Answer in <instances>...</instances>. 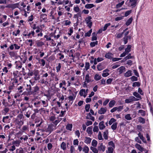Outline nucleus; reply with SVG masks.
Segmentation results:
<instances>
[{
	"instance_id": "obj_1",
	"label": "nucleus",
	"mask_w": 153,
	"mask_h": 153,
	"mask_svg": "<svg viewBox=\"0 0 153 153\" xmlns=\"http://www.w3.org/2000/svg\"><path fill=\"white\" fill-rule=\"evenodd\" d=\"M137 2V0H129V1L128 0L126 2V4L128 7H134L136 6Z\"/></svg>"
},
{
	"instance_id": "obj_2",
	"label": "nucleus",
	"mask_w": 153,
	"mask_h": 153,
	"mask_svg": "<svg viewBox=\"0 0 153 153\" xmlns=\"http://www.w3.org/2000/svg\"><path fill=\"white\" fill-rule=\"evenodd\" d=\"M91 19L92 17L91 16H88L86 17L85 19V21L89 28H91L92 25V23L91 20Z\"/></svg>"
},
{
	"instance_id": "obj_3",
	"label": "nucleus",
	"mask_w": 153,
	"mask_h": 153,
	"mask_svg": "<svg viewBox=\"0 0 153 153\" xmlns=\"http://www.w3.org/2000/svg\"><path fill=\"white\" fill-rule=\"evenodd\" d=\"M56 129L55 126L54 125L51 124L49 125L46 131L51 133L54 130Z\"/></svg>"
},
{
	"instance_id": "obj_4",
	"label": "nucleus",
	"mask_w": 153,
	"mask_h": 153,
	"mask_svg": "<svg viewBox=\"0 0 153 153\" xmlns=\"http://www.w3.org/2000/svg\"><path fill=\"white\" fill-rule=\"evenodd\" d=\"M139 99L135 98L134 96H131L128 99H126L125 100V102L126 103H129L134 101H138Z\"/></svg>"
},
{
	"instance_id": "obj_5",
	"label": "nucleus",
	"mask_w": 153,
	"mask_h": 153,
	"mask_svg": "<svg viewBox=\"0 0 153 153\" xmlns=\"http://www.w3.org/2000/svg\"><path fill=\"white\" fill-rule=\"evenodd\" d=\"M39 88L37 85L35 86L33 88V90L32 91L31 94H33V95H35L36 93H38V91H39Z\"/></svg>"
},
{
	"instance_id": "obj_6",
	"label": "nucleus",
	"mask_w": 153,
	"mask_h": 153,
	"mask_svg": "<svg viewBox=\"0 0 153 153\" xmlns=\"http://www.w3.org/2000/svg\"><path fill=\"white\" fill-rule=\"evenodd\" d=\"M30 82L31 85H27V88H26V90L27 91H28L29 94H31V92L32 91V87H31V85H33V83H32L31 80H30Z\"/></svg>"
},
{
	"instance_id": "obj_7",
	"label": "nucleus",
	"mask_w": 153,
	"mask_h": 153,
	"mask_svg": "<svg viewBox=\"0 0 153 153\" xmlns=\"http://www.w3.org/2000/svg\"><path fill=\"white\" fill-rule=\"evenodd\" d=\"M97 68L99 71H101L105 68V67L103 65L102 63H100L97 65Z\"/></svg>"
},
{
	"instance_id": "obj_8",
	"label": "nucleus",
	"mask_w": 153,
	"mask_h": 153,
	"mask_svg": "<svg viewBox=\"0 0 153 153\" xmlns=\"http://www.w3.org/2000/svg\"><path fill=\"white\" fill-rule=\"evenodd\" d=\"M107 111V108H101L98 111V113L100 114H104Z\"/></svg>"
},
{
	"instance_id": "obj_9",
	"label": "nucleus",
	"mask_w": 153,
	"mask_h": 153,
	"mask_svg": "<svg viewBox=\"0 0 153 153\" xmlns=\"http://www.w3.org/2000/svg\"><path fill=\"white\" fill-rule=\"evenodd\" d=\"M100 146H98V149L100 151H102L103 152H104L105 150V147L103 145V144L101 143L99 144Z\"/></svg>"
},
{
	"instance_id": "obj_10",
	"label": "nucleus",
	"mask_w": 153,
	"mask_h": 153,
	"mask_svg": "<svg viewBox=\"0 0 153 153\" xmlns=\"http://www.w3.org/2000/svg\"><path fill=\"white\" fill-rule=\"evenodd\" d=\"M104 122L103 121H102L100 122L99 124L100 129V130H102L105 128V126L104 124Z\"/></svg>"
},
{
	"instance_id": "obj_11",
	"label": "nucleus",
	"mask_w": 153,
	"mask_h": 153,
	"mask_svg": "<svg viewBox=\"0 0 153 153\" xmlns=\"http://www.w3.org/2000/svg\"><path fill=\"white\" fill-rule=\"evenodd\" d=\"M138 135L140 139L142 140L143 143H146L145 138L143 137V134L140 132H139L138 134Z\"/></svg>"
},
{
	"instance_id": "obj_12",
	"label": "nucleus",
	"mask_w": 153,
	"mask_h": 153,
	"mask_svg": "<svg viewBox=\"0 0 153 153\" xmlns=\"http://www.w3.org/2000/svg\"><path fill=\"white\" fill-rule=\"evenodd\" d=\"M135 147L140 151L141 152H143V151L144 148L142 147L140 145L137 143H136L135 145Z\"/></svg>"
},
{
	"instance_id": "obj_13",
	"label": "nucleus",
	"mask_w": 153,
	"mask_h": 153,
	"mask_svg": "<svg viewBox=\"0 0 153 153\" xmlns=\"http://www.w3.org/2000/svg\"><path fill=\"white\" fill-rule=\"evenodd\" d=\"M132 75V71L131 70H128L124 74V76L126 77H128Z\"/></svg>"
},
{
	"instance_id": "obj_14",
	"label": "nucleus",
	"mask_w": 153,
	"mask_h": 153,
	"mask_svg": "<svg viewBox=\"0 0 153 153\" xmlns=\"http://www.w3.org/2000/svg\"><path fill=\"white\" fill-rule=\"evenodd\" d=\"M125 69V67L123 66H122L117 69V70H119V72L120 74L122 73Z\"/></svg>"
},
{
	"instance_id": "obj_15",
	"label": "nucleus",
	"mask_w": 153,
	"mask_h": 153,
	"mask_svg": "<svg viewBox=\"0 0 153 153\" xmlns=\"http://www.w3.org/2000/svg\"><path fill=\"white\" fill-rule=\"evenodd\" d=\"M108 130H105L103 132V136L105 140H107L108 139Z\"/></svg>"
},
{
	"instance_id": "obj_16",
	"label": "nucleus",
	"mask_w": 153,
	"mask_h": 153,
	"mask_svg": "<svg viewBox=\"0 0 153 153\" xmlns=\"http://www.w3.org/2000/svg\"><path fill=\"white\" fill-rule=\"evenodd\" d=\"M91 139L90 137H85V138L84 142L87 144L90 143Z\"/></svg>"
},
{
	"instance_id": "obj_17",
	"label": "nucleus",
	"mask_w": 153,
	"mask_h": 153,
	"mask_svg": "<svg viewBox=\"0 0 153 153\" xmlns=\"http://www.w3.org/2000/svg\"><path fill=\"white\" fill-rule=\"evenodd\" d=\"M34 105L36 107H40L42 105L41 100L36 101L34 103Z\"/></svg>"
},
{
	"instance_id": "obj_18",
	"label": "nucleus",
	"mask_w": 153,
	"mask_h": 153,
	"mask_svg": "<svg viewBox=\"0 0 153 153\" xmlns=\"http://www.w3.org/2000/svg\"><path fill=\"white\" fill-rule=\"evenodd\" d=\"M60 147L63 150H65L66 149V143L63 142H62L61 144Z\"/></svg>"
},
{
	"instance_id": "obj_19",
	"label": "nucleus",
	"mask_w": 153,
	"mask_h": 153,
	"mask_svg": "<svg viewBox=\"0 0 153 153\" xmlns=\"http://www.w3.org/2000/svg\"><path fill=\"white\" fill-rule=\"evenodd\" d=\"M47 101L41 100L42 105L44 107H47L48 105V103Z\"/></svg>"
},
{
	"instance_id": "obj_20",
	"label": "nucleus",
	"mask_w": 153,
	"mask_h": 153,
	"mask_svg": "<svg viewBox=\"0 0 153 153\" xmlns=\"http://www.w3.org/2000/svg\"><path fill=\"white\" fill-rule=\"evenodd\" d=\"M79 17H81V13H79L76 14H75L74 15V18L75 19H77V22H78V18Z\"/></svg>"
},
{
	"instance_id": "obj_21",
	"label": "nucleus",
	"mask_w": 153,
	"mask_h": 153,
	"mask_svg": "<svg viewBox=\"0 0 153 153\" xmlns=\"http://www.w3.org/2000/svg\"><path fill=\"white\" fill-rule=\"evenodd\" d=\"M116 103L115 101L114 100H112L110 101L109 103V106L110 108L112 107Z\"/></svg>"
},
{
	"instance_id": "obj_22",
	"label": "nucleus",
	"mask_w": 153,
	"mask_h": 153,
	"mask_svg": "<svg viewBox=\"0 0 153 153\" xmlns=\"http://www.w3.org/2000/svg\"><path fill=\"white\" fill-rule=\"evenodd\" d=\"M132 20H133V19H132V17L130 18L127 21V22L126 23V25L127 26L129 25L131 23Z\"/></svg>"
},
{
	"instance_id": "obj_23",
	"label": "nucleus",
	"mask_w": 153,
	"mask_h": 153,
	"mask_svg": "<svg viewBox=\"0 0 153 153\" xmlns=\"http://www.w3.org/2000/svg\"><path fill=\"white\" fill-rule=\"evenodd\" d=\"M131 46L130 45H128L127 46V48H126L125 50V51L128 54V53L131 51Z\"/></svg>"
},
{
	"instance_id": "obj_24",
	"label": "nucleus",
	"mask_w": 153,
	"mask_h": 153,
	"mask_svg": "<svg viewBox=\"0 0 153 153\" xmlns=\"http://www.w3.org/2000/svg\"><path fill=\"white\" fill-rule=\"evenodd\" d=\"M138 120L139 122L143 124L145 122V119L141 117H139L138 118Z\"/></svg>"
},
{
	"instance_id": "obj_25",
	"label": "nucleus",
	"mask_w": 153,
	"mask_h": 153,
	"mask_svg": "<svg viewBox=\"0 0 153 153\" xmlns=\"http://www.w3.org/2000/svg\"><path fill=\"white\" fill-rule=\"evenodd\" d=\"M140 85V82H133L132 84V86L133 87H139Z\"/></svg>"
},
{
	"instance_id": "obj_26",
	"label": "nucleus",
	"mask_w": 153,
	"mask_h": 153,
	"mask_svg": "<svg viewBox=\"0 0 153 153\" xmlns=\"http://www.w3.org/2000/svg\"><path fill=\"white\" fill-rule=\"evenodd\" d=\"M94 6V5L93 4H88L85 5V7L87 9H90Z\"/></svg>"
},
{
	"instance_id": "obj_27",
	"label": "nucleus",
	"mask_w": 153,
	"mask_h": 153,
	"mask_svg": "<svg viewBox=\"0 0 153 153\" xmlns=\"http://www.w3.org/2000/svg\"><path fill=\"white\" fill-rule=\"evenodd\" d=\"M87 132L89 134H92V128L91 127H88L87 129Z\"/></svg>"
},
{
	"instance_id": "obj_28",
	"label": "nucleus",
	"mask_w": 153,
	"mask_h": 153,
	"mask_svg": "<svg viewBox=\"0 0 153 153\" xmlns=\"http://www.w3.org/2000/svg\"><path fill=\"white\" fill-rule=\"evenodd\" d=\"M72 127V124H68L66 126V129L68 130L71 131Z\"/></svg>"
},
{
	"instance_id": "obj_29",
	"label": "nucleus",
	"mask_w": 153,
	"mask_h": 153,
	"mask_svg": "<svg viewBox=\"0 0 153 153\" xmlns=\"http://www.w3.org/2000/svg\"><path fill=\"white\" fill-rule=\"evenodd\" d=\"M132 57V56H131V54L129 53L128 56L123 58V61L124 62L128 59L131 58Z\"/></svg>"
},
{
	"instance_id": "obj_30",
	"label": "nucleus",
	"mask_w": 153,
	"mask_h": 153,
	"mask_svg": "<svg viewBox=\"0 0 153 153\" xmlns=\"http://www.w3.org/2000/svg\"><path fill=\"white\" fill-rule=\"evenodd\" d=\"M138 113L141 114V115L143 116H145L146 114V112L143 110L140 109L139 110Z\"/></svg>"
},
{
	"instance_id": "obj_31",
	"label": "nucleus",
	"mask_w": 153,
	"mask_h": 153,
	"mask_svg": "<svg viewBox=\"0 0 153 153\" xmlns=\"http://www.w3.org/2000/svg\"><path fill=\"white\" fill-rule=\"evenodd\" d=\"M98 44V41H96L94 42H91L90 43V45L91 47H93L95 46L96 45H97Z\"/></svg>"
},
{
	"instance_id": "obj_32",
	"label": "nucleus",
	"mask_w": 153,
	"mask_h": 153,
	"mask_svg": "<svg viewBox=\"0 0 153 153\" xmlns=\"http://www.w3.org/2000/svg\"><path fill=\"white\" fill-rule=\"evenodd\" d=\"M101 79V76L99 75L98 74H96L94 76V79L97 80H100Z\"/></svg>"
},
{
	"instance_id": "obj_33",
	"label": "nucleus",
	"mask_w": 153,
	"mask_h": 153,
	"mask_svg": "<svg viewBox=\"0 0 153 153\" xmlns=\"http://www.w3.org/2000/svg\"><path fill=\"white\" fill-rule=\"evenodd\" d=\"M133 95L136 97L137 98H140V99H141V96L138 93L136 92H134L133 93Z\"/></svg>"
},
{
	"instance_id": "obj_34",
	"label": "nucleus",
	"mask_w": 153,
	"mask_h": 153,
	"mask_svg": "<svg viewBox=\"0 0 153 153\" xmlns=\"http://www.w3.org/2000/svg\"><path fill=\"white\" fill-rule=\"evenodd\" d=\"M112 55L111 53H108L106 54L105 56L106 58L111 59L112 58Z\"/></svg>"
},
{
	"instance_id": "obj_35",
	"label": "nucleus",
	"mask_w": 153,
	"mask_h": 153,
	"mask_svg": "<svg viewBox=\"0 0 153 153\" xmlns=\"http://www.w3.org/2000/svg\"><path fill=\"white\" fill-rule=\"evenodd\" d=\"M125 118L126 119L128 120H130L132 119V118L130 114H127L125 116Z\"/></svg>"
},
{
	"instance_id": "obj_36",
	"label": "nucleus",
	"mask_w": 153,
	"mask_h": 153,
	"mask_svg": "<svg viewBox=\"0 0 153 153\" xmlns=\"http://www.w3.org/2000/svg\"><path fill=\"white\" fill-rule=\"evenodd\" d=\"M91 81V80L89 79V75L88 74H87L85 76V82L87 83H89Z\"/></svg>"
},
{
	"instance_id": "obj_37",
	"label": "nucleus",
	"mask_w": 153,
	"mask_h": 153,
	"mask_svg": "<svg viewBox=\"0 0 153 153\" xmlns=\"http://www.w3.org/2000/svg\"><path fill=\"white\" fill-rule=\"evenodd\" d=\"M92 32V30L91 29L88 32L86 33L85 34V36L89 37L91 35V34Z\"/></svg>"
},
{
	"instance_id": "obj_38",
	"label": "nucleus",
	"mask_w": 153,
	"mask_h": 153,
	"mask_svg": "<svg viewBox=\"0 0 153 153\" xmlns=\"http://www.w3.org/2000/svg\"><path fill=\"white\" fill-rule=\"evenodd\" d=\"M97 141L95 140H93L92 142V145L94 147H96L97 144Z\"/></svg>"
},
{
	"instance_id": "obj_39",
	"label": "nucleus",
	"mask_w": 153,
	"mask_h": 153,
	"mask_svg": "<svg viewBox=\"0 0 153 153\" xmlns=\"http://www.w3.org/2000/svg\"><path fill=\"white\" fill-rule=\"evenodd\" d=\"M84 94H85V89H82L80 91L79 94L81 96H83Z\"/></svg>"
},
{
	"instance_id": "obj_40",
	"label": "nucleus",
	"mask_w": 153,
	"mask_h": 153,
	"mask_svg": "<svg viewBox=\"0 0 153 153\" xmlns=\"http://www.w3.org/2000/svg\"><path fill=\"white\" fill-rule=\"evenodd\" d=\"M111 127L112 129L115 130L117 128V123H114Z\"/></svg>"
},
{
	"instance_id": "obj_41",
	"label": "nucleus",
	"mask_w": 153,
	"mask_h": 153,
	"mask_svg": "<svg viewBox=\"0 0 153 153\" xmlns=\"http://www.w3.org/2000/svg\"><path fill=\"white\" fill-rule=\"evenodd\" d=\"M124 1H123L121 2L120 3L117 4L116 6V7L117 8H118L120 7L124 3Z\"/></svg>"
},
{
	"instance_id": "obj_42",
	"label": "nucleus",
	"mask_w": 153,
	"mask_h": 153,
	"mask_svg": "<svg viewBox=\"0 0 153 153\" xmlns=\"http://www.w3.org/2000/svg\"><path fill=\"white\" fill-rule=\"evenodd\" d=\"M61 67V64L60 63H59L58 64V66H56V72H58L60 71Z\"/></svg>"
},
{
	"instance_id": "obj_43",
	"label": "nucleus",
	"mask_w": 153,
	"mask_h": 153,
	"mask_svg": "<svg viewBox=\"0 0 153 153\" xmlns=\"http://www.w3.org/2000/svg\"><path fill=\"white\" fill-rule=\"evenodd\" d=\"M91 149L94 153H98V151L97 149L94 147H91Z\"/></svg>"
},
{
	"instance_id": "obj_44",
	"label": "nucleus",
	"mask_w": 153,
	"mask_h": 153,
	"mask_svg": "<svg viewBox=\"0 0 153 153\" xmlns=\"http://www.w3.org/2000/svg\"><path fill=\"white\" fill-rule=\"evenodd\" d=\"M89 63L88 62H86L85 64V68L86 71H87L89 68Z\"/></svg>"
},
{
	"instance_id": "obj_45",
	"label": "nucleus",
	"mask_w": 153,
	"mask_h": 153,
	"mask_svg": "<svg viewBox=\"0 0 153 153\" xmlns=\"http://www.w3.org/2000/svg\"><path fill=\"white\" fill-rule=\"evenodd\" d=\"M89 150V149L88 147L87 146H85L83 149V151L84 152L86 153H88Z\"/></svg>"
},
{
	"instance_id": "obj_46",
	"label": "nucleus",
	"mask_w": 153,
	"mask_h": 153,
	"mask_svg": "<svg viewBox=\"0 0 153 153\" xmlns=\"http://www.w3.org/2000/svg\"><path fill=\"white\" fill-rule=\"evenodd\" d=\"M90 108V105L89 104H87L85 106V110L86 112H88L89 111V109Z\"/></svg>"
},
{
	"instance_id": "obj_47",
	"label": "nucleus",
	"mask_w": 153,
	"mask_h": 153,
	"mask_svg": "<svg viewBox=\"0 0 153 153\" xmlns=\"http://www.w3.org/2000/svg\"><path fill=\"white\" fill-rule=\"evenodd\" d=\"M9 116H6L4 117L2 119V121L4 123H6L7 122V120L9 118Z\"/></svg>"
},
{
	"instance_id": "obj_48",
	"label": "nucleus",
	"mask_w": 153,
	"mask_h": 153,
	"mask_svg": "<svg viewBox=\"0 0 153 153\" xmlns=\"http://www.w3.org/2000/svg\"><path fill=\"white\" fill-rule=\"evenodd\" d=\"M116 120L114 118H111L109 121L108 124L109 125H111L112 123L116 121Z\"/></svg>"
},
{
	"instance_id": "obj_49",
	"label": "nucleus",
	"mask_w": 153,
	"mask_h": 153,
	"mask_svg": "<svg viewBox=\"0 0 153 153\" xmlns=\"http://www.w3.org/2000/svg\"><path fill=\"white\" fill-rule=\"evenodd\" d=\"M123 33V32L121 33H119L117 34L116 35H115V36H116V37L117 38H121L122 37Z\"/></svg>"
},
{
	"instance_id": "obj_50",
	"label": "nucleus",
	"mask_w": 153,
	"mask_h": 153,
	"mask_svg": "<svg viewBox=\"0 0 153 153\" xmlns=\"http://www.w3.org/2000/svg\"><path fill=\"white\" fill-rule=\"evenodd\" d=\"M95 34H96L95 32H94L92 33L93 36L92 38V40L93 41L96 40L97 39V36H95Z\"/></svg>"
},
{
	"instance_id": "obj_51",
	"label": "nucleus",
	"mask_w": 153,
	"mask_h": 153,
	"mask_svg": "<svg viewBox=\"0 0 153 153\" xmlns=\"http://www.w3.org/2000/svg\"><path fill=\"white\" fill-rule=\"evenodd\" d=\"M44 45V43L42 42H38L37 43V46L38 47H41Z\"/></svg>"
},
{
	"instance_id": "obj_52",
	"label": "nucleus",
	"mask_w": 153,
	"mask_h": 153,
	"mask_svg": "<svg viewBox=\"0 0 153 153\" xmlns=\"http://www.w3.org/2000/svg\"><path fill=\"white\" fill-rule=\"evenodd\" d=\"M31 114V111H28L26 113V114H25V115L26 116L27 118H29L30 117V114Z\"/></svg>"
},
{
	"instance_id": "obj_53",
	"label": "nucleus",
	"mask_w": 153,
	"mask_h": 153,
	"mask_svg": "<svg viewBox=\"0 0 153 153\" xmlns=\"http://www.w3.org/2000/svg\"><path fill=\"white\" fill-rule=\"evenodd\" d=\"M131 79L132 81H137V77L135 76H132L131 77Z\"/></svg>"
},
{
	"instance_id": "obj_54",
	"label": "nucleus",
	"mask_w": 153,
	"mask_h": 153,
	"mask_svg": "<svg viewBox=\"0 0 153 153\" xmlns=\"http://www.w3.org/2000/svg\"><path fill=\"white\" fill-rule=\"evenodd\" d=\"M111 24L110 23H108L105 24L103 27V31H105L106 30L107 27L109 26Z\"/></svg>"
},
{
	"instance_id": "obj_55",
	"label": "nucleus",
	"mask_w": 153,
	"mask_h": 153,
	"mask_svg": "<svg viewBox=\"0 0 153 153\" xmlns=\"http://www.w3.org/2000/svg\"><path fill=\"white\" fill-rule=\"evenodd\" d=\"M123 106H120L118 107H117V111H121L122 109H123Z\"/></svg>"
},
{
	"instance_id": "obj_56",
	"label": "nucleus",
	"mask_w": 153,
	"mask_h": 153,
	"mask_svg": "<svg viewBox=\"0 0 153 153\" xmlns=\"http://www.w3.org/2000/svg\"><path fill=\"white\" fill-rule=\"evenodd\" d=\"M9 54L11 57H14L15 55V53L14 51H10L9 52Z\"/></svg>"
},
{
	"instance_id": "obj_57",
	"label": "nucleus",
	"mask_w": 153,
	"mask_h": 153,
	"mask_svg": "<svg viewBox=\"0 0 153 153\" xmlns=\"http://www.w3.org/2000/svg\"><path fill=\"white\" fill-rule=\"evenodd\" d=\"M40 62L39 63L41 64L42 66H43L45 65V61L43 59H40Z\"/></svg>"
},
{
	"instance_id": "obj_58",
	"label": "nucleus",
	"mask_w": 153,
	"mask_h": 153,
	"mask_svg": "<svg viewBox=\"0 0 153 153\" xmlns=\"http://www.w3.org/2000/svg\"><path fill=\"white\" fill-rule=\"evenodd\" d=\"M131 10L127 11L125 13V17L127 16L128 15H129L131 13Z\"/></svg>"
},
{
	"instance_id": "obj_59",
	"label": "nucleus",
	"mask_w": 153,
	"mask_h": 153,
	"mask_svg": "<svg viewBox=\"0 0 153 153\" xmlns=\"http://www.w3.org/2000/svg\"><path fill=\"white\" fill-rule=\"evenodd\" d=\"M74 10L75 12H78L79 11L80 9L78 6L74 7Z\"/></svg>"
},
{
	"instance_id": "obj_60",
	"label": "nucleus",
	"mask_w": 153,
	"mask_h": 153,
	"mask_svg": "<svg viewBox=\"0 0 153 153\" xmlns=\"http://www.w3.org/2000/svg\"><path fill=\"white\" fill-rule=\"evenodd\" d=\"M113 81V79L109 78L106 80V83L108 84H110Z\"/></svg>"
},
{
	"instance_id": "obj_61",
	"label": "nucleus",
	"mask_w": 153,
	"mask_h": 153,
	"mask_svg": "<svg viewBox=\"0 0 153 153\" xmlns=\"http://www.w3.org/2000/svg\"><path fill=\"white\" fill-rule=\"evenodd\" d=\"M23 87L22 86H20L17 89L19 91V92L20 93H22V92L23 90H22L23 89Z\"/></svg>"
},
{
	"instance_id": "obj_62",
	"label": "nucleus",
	"mask_w": 153,
	"mask_h": 153,
	"mask_svg": "<svg viewBox=\"0 0 153 153\" xmlns=\"http://www.w3.org/2000/svg\"><path fill=\"white\" fill-rule=\"evenodd\" d=\"M93 131L94 132H97L99 131L98 127L97 126H94L93 128Z\"/></svg>"
},
{
	"instance_id": "obj_63",
	"label": "nucleus",
	"mask_w": 153,
	"mask_h": 153,
	"mask_svg": "<svg viewBox=\"0 0 153 153\" xmlns=\"http://www.w3.org/2000/svg\"><path fill=\"white\" fill-rule=\"evenodd\" d=\"M108 153H112L113 152V149L111 147H108Z\"/></svg>"
},
{
	"instance_id": "obj_64",
	"label": "nucleus",
	"mask_w": 153,
	"mask_h": 153,
	"mask_svg": "<svg viewBox=\"0 0 153 153\" xmlns=\"http://www.w3.org/2000/svg\"><path fill=\"white\" fill-rule=\"evenodd\" d=\"M79 141L78 139L74 140L73 141V144L74 145H78Z\"/></svg>"
}]
</instances>
